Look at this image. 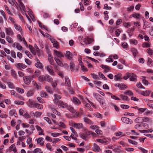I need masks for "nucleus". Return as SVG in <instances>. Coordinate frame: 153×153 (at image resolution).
<instances>
[{
    "instance_id": "34",
    "label": "nucleus",
    "mask_w": 153,
    "mask_h": 153,
    "mask_svg": "<svg viewBox=\"0 0 153 153\" xmlns=\"http://www.w3.org/2000/svg\"><path fill=\"white\" fill-rule=\"evenodd\" d=\"M121 148V146H119L116 147L113 149V151L114 152H121V150L120 149Z\"/></svg>"
},
{
    "instance_id": "57",
    "label": "nucleus",
    "mask_w": 153,
    "mask_h": 153,
    "mask_svg": "<svg viewBox=\"0 0 153 153\" xmlns=\"http://www.w3.org/2000/svg\"><path fill=\"white\" fill-rule=\"evenodd\" d=\"M35 116L37 118L40 117L42 114V113L41 112L36 111L35 113Z\"/></svg>"
},
{
    "instance_id": "42",
    "label": "nucleus",
    "mask_w": 153,
    "mask_h": 153,
    "mask_svg": "<svg viewBox=\"0 0 153 153\" xmlns=\"http://www.w3.org/2000/svg\"><path fill=\"white\" fill-rule=\"evenodd\" d=\"M14 25L15 28L17 30L21 31L22 30V28L19 25L16 24V23Z\"/></svg>"
},
{
    "instance_id": "59",
    "label": "nucleus",
    "mask_w": 153,
    "mask_h": 153,
    "mask_svg": "<svg viewBox=\"0 0 153 153\" xmlns=\"http://www.w3.org/2000/svg\"><path fill=\"white\" fill-rule=\"evenodd\" d=\"M92 77L94 79H99V78L97 75L94 73L91 74Z\"/></svg>"
},
{
    "instance_id": "44",
    "label": "nucleus",
    "mask_w": 153,
    "mask_h": 153,
    "mask_svg": "<svg viewBox=\"0 0 153 153\" xmlns=\"http://www.w3.org/2000/svg\"><path fill=\"white\" fill-rule=\"evenodd\" d=\"M34 94V91L33 90H30L28 91L27 94V97H30L32 96Z\"/></svg>"
},
{
    "instance_id": "58",
    "label": "nucleus",
    "mask_w": 153,
    "mask_h": 153,
    "mask_svg": "<svg viewBox=\"0 0 153 153\" xmlns=\"http://www.w3.org/2000/svg\"><path fill=\"white\" fill-rule=\"evenodd\" d=\"M37 100L40 103H43L45 102V101L41 97H37Z\"/></svg>"
},
{
    "instance_id": "49",
    "label": "nucleus",
    "mask_w": 153,
    "mask_h": 153,
    "mask_svg": "<svg viewBox=\"0 0 153 153\" xmlns=\"http://www.w3.org/2000/svg\"><path fill=\"white\" fill-rule=\"evenodd\" d=\"M6 40L8 42L10 43H11L13 42V39L9 36H6Z\"/></svg>"
},
{
    "instance_id": "10",
    "label": "nucleus",
    "mask_w": 153,
    "mask_h": 153,
    "mask_svg": "<svg viewBox=\"0 0 153 153\" xmlns=\"http://www.w3.org/2000/svg\"><path fill=\"white\" fill-rule=\"evenodd\" d=\"M93 149L94 152H98L100 151L101 149L99 146L96 144L94 143Z\"/></svg>"
},
{
    "instance_id": "27",
    "label": "nucleus",
    "mask_w": 153,
    "mask_h": 153,
    "mask_svg": "<svg viewBox=\"0 0 153 153\" xmlns=\"http://www.w3.org/2000/svg\"><path fill=\"white\" fill-rule=\"evenodd\" d=\"M40 94L41 96L42 97H44L46 98H48V95L46 94V92L43 91H41L40 92Z\"/></svg>"
},
{
    "instance_id": "63",
    "label": "nucleus",
    "mask_w": 153,
    "mask_h": 153,
    "mask_svg": "<svg viewBox=\"0 0 153 153\" xmlns=\"http://www.w3.org/2000/svg\"><path fill=\"white\" fill-rule=\"evenodd\" d=\"M60 140V139L59 138H54L52 140V143L53 144H56L57 142Z\"/></svg>"
},
{
    "instance_id": "37",
    "label": "nucleus",
    "mask_w": 153,
    "mask_h": 153,
    "mask_svg": "<svg viewBox=\"0 0 153 153\" xmlns=\"http://www.w3.org/2000/svg\"><path fill=\"white\" fill-rule=\"evenodd\" d=\"M131 51L133 53L134 56V57H135L137 53V50L134 48H132L131 49Z\"/></svg>"
},
{
    "instance_id": "60",
    "label": "nucleus",
    "mask_w": 153,
    "mask_h": 153,
    "mask_svg": "<svg viewBox=\"0 0 153 153\" xmlns=\"http://www.w3.org/2000/svg\"><path fill=\"white\" fill-rule=\"evenodd\" d=\"M128 141L130 143L133 145H136L137 144V142L132 140L128 139Z\"/></svg>"
},
{
    "instance_id": "8",
    "label": "nucleus",
    "mask_w": 153,
    "mask_h": 153,
    "mask_svg": "<svg viewBox=\"0 0 153 153\" xmlns=\"http://www.w3.org/2000/svg\"><path fill=\"white\" fill-rule=\"evenodd\" d=\"M74 126L78 129L82 128L83 129V128H85L84 127L83 124L81 123H75L74 125Z\"/></svg>"
},
{
    "instance_id": "29",
    "label": "nucleus",
    "mask_w": 153,
    "mask_h": 153,
    "mask_svg": "<svg viewBox=\"0 0 153 153\" xmlns=\"http://www.w3.org/2000/svg\"><path fill=\"white\" fill-rule=\"evenodd\" d=\"M121 76V74H119L117 75H115L114 76V80L116 81L120 80L122 79Z\"/></svg>"
},
{
    "instance_id": "4",
    "label": "nucleus",
    "mask_w": 153,
    "mask_h": 153,
    "mask_svg": "<svg viewBox=\"0 0 153 153\" xmlns=\"http://www.w3.org/2000/svg\"><path fill=\"white\" fill-rule=\"evenodd\" d=\"M121 120L123 123L128 124H131L133 122L132 120L127 117H122L121 118Z\"/></svg>"
},
{
    "instance_id": "43",
    "label": "nucleus",
    "mask_w": 153,
    "mask_h": 153,
    "mask_svg": "<svg viewBox=\"0 0 153 153\" xmlns=\"http://www.w3.org/2000/svg\"><path fill=\"white\" fill-rule=\"evenodd\" d=\"M120 97L123 101H127L129 100L127 96L123 95L122 94H121L120 95Z\"/></svg>"
},
{
    "instance_id": "36",
    "label": "nucleus",
    "mask_w": 153,
    "mask_h": 153,
    "mask_svg": "<svg viewBox=\"0 0 153 153\" xmlns=\"http://www.w3.org/2000/svg\"><path fill=\"white\" fill-rule=\"evenodd\" d=\"M16 90L19 93L21 94L23 93L24 92V90L21 88L16 87Z\"/></svg>"
},
{
    "instance_id": "24",
    "label": "nucleus",
    "mask_w": 153,
    "mask_h": 153,
    "mask_svg": "<svg viewBox=\"0 0 153 153\" xmlns=\"http://www.w3.org/2000/svg\"><path fill=\"white\" fill-rule=\"evenodd\" d=\"M48 60L50 64L51 65H53L54 60L53 57L51 56V55H48Z\"/></svg>"
},
{
    "instance_id": "35",
    "label": "nucleus",
    "mask_w": 153,
    "mask_h": 153,
    "mask_svg": "<svg viewBox=\"0 0 153 153\" xmlns=\"http://www.w3.org/2000/svg\"><path fill=\"white\" fill-rule=\"evenodd\" d=\"M124 94L126 95H128L129 96L133 95L134 94L133 92L130 90H127L125 91Z\"/></svg>"
},
{
    "instance_id": "31",
    "label": "nucleus",
    "mask_w": 153,
    "mask_h": 153,
    "mask_svg": "<svg viewBox=\"0 0 153 153\" xmlns=\"http://www.w3.org/2000/svg\"><path fill=\"white\" fill-rule=\"evenodd\" d=\"M143 118L142 117H139L137 118L135 120V122L137 123H143Z\"/></svg>"
},
{
    "instance_id": "28",
    "label": "nucleus",
    "mask_w": 153,
    "mask_h": 153,
    "mask_svg": "<svg viewBox=\"0 0 153 153\" xmlns=\"http://www.w3.org/2000/svg\"><path fill=\"white\" fill-rule=\"evenodd\" d=\"M150 91L149 90H146L145 91H142L140 94L141 95L144 96H149L150 94Z\"/></svg>"
},
{
    "instance_id": "23",
    "label": "nucleus",
    "mask_w": 153,
    "mask_h": 153,
    "mask_svg": "<svg viewBox=\"0 0 153 153\" xmlns=\"http://www.w3.org/2000/svg\"><path fill=\"white\" fill-rule=\"evenodd\" d=\"M34 106L38 109H42L43 108V105H42L38 103H35L34 104Z\"/></svg>"
},
{
    "instance_id": "16",
    "label": "nucleus",
    "mask_w": 153,
    "mask_h": 153,
    "mask_svg": "<svg viewBox=\"0 0 153 153\" xmlns=\"http://www.w3.org/2000/svg\"><path fill=\"white\" fill-rule=\"evenodd\" d=\"M101 67L105 70L104 72L105 73L108 72L110 70L109 67L107 65H102Z\"/></svg>"
},
{
    "instance_id": "15",
    "label": "nucleus",
    "mask_w": 153,
    "mask_h": 153,
    "mask_svg": "<svg viewBox=\"0 0 153 153\" xmlns=\"http://www.w3.org/2000/svg\"><path fill=\"white\" fill-rule=\"evenodd\" d=\"M81 44L84 45V46H86L87 44H89L90 43V42H89V40L88 39H84L82 40L81 41Z\"/></svg>"
},
{
    "instance_id": "11",
    "label": "nucleus",
    "mask_w": 153,
    "mask_h": 153,
    "mask_svg": "<svg viewBox=\"0 0 153 153\" xmlns=\"http://www.w3.org/2000/svg\"><path fill=\"white\" fill-rule=\"evenodd\" d=\"M72 101L74 104L75 105H79L81 104V102L80 100L77 97H73Z\"/></svg>"
},
{
    "instance_id": "39",
    "label": "nucleus",
    "mask_w": 153,
    "mask_h": 153,
    "mask_svg": "<svg viewBox=\"0 0 153 153\" xmlns=\"http://www.w3.org/2000/svg\"><path fill=\"white\" fill-rule=\"evenodd\" d=\"M11 76L14 78H16V71L13 69L11 70Z\"/></svg>"
},
{
    "instance_id": "41",
    "label": "nucleus",
    "mask_w": 153,
    "mask_h": 153,
    "mask_svg": "<svg viewBox=\"0 0 153 153\" xmlns=\"http://www.w3.org/2000/svg\"><path fill=\"white\" fill-rule=\"evenodd\" d=\"M80 137L84 140H87V136L85 134H79Z\"/></svg>"
},
{
    "instance_id": "64",
    "label": "nucleus",
    "mask_w": 153,
    "mask_h": 153,
    "mask_svg": "<svg viewBox=\"0 0 153 153\" xmlns=\"http://www.w3.org/2000/svg\"><path fill=\"white\" fill-rule=\"evenodd\" d=\"M44 119L49 124H51V122L50 118L47 117H44Z\"/></svg>"
},
{
    "instance_id": "32",
    "label": "nucleus",
    "mask_w": 153,
    "mask_h": 153,
    "mask_svg": "<svg viewBox=\"0 0 153 153\" xmlns=\"http://www.w3.org/2000/svg\"><path fill=\"white\" fill-rule=\"evenodd\" d=\"M114 60L112 59V55H110L108 58L106 59V61L108 62H112Z\"/></svg>"
},
{
    "instance_id": "3",
    "label": "nucleus",
    "mask_w": 153,
    "mask_h": 153,
    "mask_svg": "<svg viewBox=\"0 0 153 153\" xmlns=\"http://www.w3.org/2000/svg\"><path fill=\"white\" fill-rule=\"evenodd\" d=\"M68 109L73 114H74L75 115V116H74V117H77L79 116L78 114L77 113L76 110H75L72 106H69L68 107Z\"/></svg>"
},
{
    "instance_id": "13",
    "label": "nucleus",
    "mask_w": 153,
    "mask_h": 153,
    "mask_svg": "<svg viewBox=\"0 0 153 153\" xmlns=\"http://www.w3.org/2000/svg\"><path fill=\"white\" fill-rule=\"evenodd\" d=\"M83 120L84 122L87 124H89L90 125H92L94 124V122L93 121L86 117H84Z\"/></svg>"
},
{
    "instance_id": "56",
    "label": "nucleus",
    "mask_w": 153,
    "mask_h": 153,
    "mask_svg": "<svg viewBox=\"0 0 153 153\" xmlns=\"http://www.w3.org/2000/svg\"><path fill=\"white\" fill-rule=\"evenodd\" d=\"M53 46L56 48H59V43L56 40L53 43Z\"/></svg>"
},
{
    "instance_id": "33",
    "label": "nucleus",
    "mask_w": 153,
    "mask_h": 153,
    "mask_svg": "<svg viewBox=\"0 0 153 153\" xmlns=\"http://www.w3.org/2000/svg\"><path fill=\"white\" fill-rule=\"evenodd\" d=\"M70 67L71 70V71H74V67H75V64L73 62H71L70 63Z\"/></svg>"
},
{
    "instance_id": "52",
    "label": "nucleus",
    "mask_w": 153,
    "mask_h": 153,
    "mask_svg": "<svg viewBox=\"0 0 153 153\" xmlns=\"http://www.w3.org/2000/svg\"><path fill=\"white\" fill-rule=\"evenodd\" d=\"M46 148L49 150L52 151L53 149H52V147L51 145L49 143H47L46 145Z\"/></svg>"
},
{
    "instance_id": "6",
    "label": "nucleus",
    "mask_w": 153,
    "mask_h": 153,
    "mask_svg": "<svg viewBox=\"0 0 153 153\" xmlns=\"http://www.w3.org/2000/svg\"><path fill=\"white\" fill-rule=\"evenodd\" d=\"M47 70L49 74L52 76L54 75V72L53 70V68L52 66L50 65H48L47 67Z\"/></svg>"
},
{
    "instance_id": "14",
    "label": "nucleus",
    "mask_w": 153,
    "mask_h": 153,
    "mask_svg": "<svg viewBox=\"0 0 153 153\" xmlns=\"http://www.w3.org/2000/svg\"><path fill=\"white\" fill-rule=\"evenodd\" d=\"M15 66L17 68H22L23 69H25L27 67V66L26 65L20 63L16 64Z\"/></svg>"
},
{
    "instance_id": "26",
    "label": "nucleus",
    "mask_w": 153,
    "mask_h": 153,
    "mask_svg": "<svg viewBox=\"0 0 153 153\" xmlns=\"http://www.w3.org/2000/svg\"><path fill=\"white\" fill-rule=\"evenodd\" d=\"M147 65L150 67L153 66V61L150 58H148Z\"/></svg>"
},
{
    "instance_id": "22",
    "label": "nucleus",
    "mask_w": 153,
    "mask_h": 153,
    "mask_svg": "<svg viewBox=\"0 0 153 153\" xmlns=\"http://www.w3.org/2000/svg\"><path fill=\"white\" fill-rule=\"evenodd\" d=\"M65 83L69 87H71V82L69 79L67 77L65 78Z\"/></svg>"
},
{
    "instance_id": "20",
    "label": "nucleus",
    "mask_w": 153,
    "mask_h": 153,
    "mask_svg": "<svg viewBox=\"0 0 153 153\" xmlns=\"http://www.w3.org/2000/svg\"><path fill=\"white\" fill-rule=\"evenodd\" d=\"M118 87H119L120 89L121 90H125L127 87V86L126 85L121 84H119L118 85Z\"/></svg>"
},
{
    "instance_id": "53",
    "label": "nucleus",
    "mask_w": 153,
    "mask_h": 153,
    "mask_svg": "<svg viewBox=\"0 0 153 153\" xmlns=\"http://www.w3.org/2000/svg\"><path fill=\"white\" fill-rule=\"evenodd\" d=\"M62 134L60 133H53L51 134V135L53 137H56L59 135H61Z\"/></svg>"
},
{
    "instance_id": "50",
    "label": "nucleus",
    "mask_w": 153,
    "mask_h": 153,
    "mask_svg": "<svg viewBox=\"0 0 153 153\" xmlns=\"http://www.w3.org/2000/svg\"><path fill=\"white\" fill-rule=\"evenodd\" d=\"M57 125L58 126H60L64 128H66L65 125L63 122H59Z\"/></svg>"
},
{
    "instance_id": "17",
    "label": "nucleus",
    "mask_w": 153,
    "mask_h": 153,
    "mask_svg": "<svg viewBox=\"0 0 153 153\" xmlns=\"http://www.w3.org/2000/svg\"><path fill=\"white\" fill-rule=\"evenodd\" d=\"M27 105L28 106L32 108L34 106L33 101L32 99H29L27 102Z\"/></svg>"
},
{
    "instance_id": "38",
    "label": "nucleus",
    "mask_w": 153,
    "mask_h": 153,
    "mask_svg": "<svg viewBox=\"0 0 153 153\" xmlns=\"http://www.w3.org/2000/svg\"><path fill=\"white\" fill-rule=\"evenodd\" d=\"M131 73H127L126 74V76L123 77V79L126 80H127L128 78H130L131 76Z\"/></svg>"
},
{
    "instance_id": "21",
    "label": "nucleus",
    "mask_w": 153,
    "mask_h": 153,
    "mask_svg": "<svg viewBox=\"0 0 153 153\" xmlns=\"http://www.w3.org/2000/svg\"><path fill=\"white\" fill-rule=\"evenodd\" d=\"M54 51L56 55L58 56L59 57L61 58L64 57V56L62 53L60 52L59 51L56 50H54Z\"/></svg>"
},
{
    "instance_id": "2",
    "label": "nucleus",
    "mask_w": 153,
    "mask_h": 153,
    "mask_svg": "<svg viewBox=\"0 0 153 153\" xmlns=\"http://www.w3.org/2000/svg\"><path fill=\"white\" fill-rule=\"evenodd\" d=\"M93 96L101 105H104L105 102L103 97L97 93H94Z\"/></svg>"
},
{
    "instance_id": "30",
    "label": "nucleus",
    "mask_w": 153,
    "mask_h": 153,
    "mask_svg": "<svg viewBox=\"0 0 153 153\" xmlns=\"http://www.w3.org/2000/svg\"><path fill=\"white\" fill-rule=\"evenodd\" d=\"M9 2L12 5H15L16 7L18 5V3L15 0H8Z\"/></svg>"
},
{
    "instance_id": "51",
    "label": "nucleus",
    "mask_w": 153,
    "mask_h": 153,
    "mask_svg": "<svg viewBox=\"0 0 153 153\" xmlns=\"http://www.w3.org/2000/svg\"><path fill=\"white\" fill-rule=\"evenodd\" d=\"M150 46V44L148 42H144L142 44V46L143 48H148Z\"/></svg>"
},
{
    "instance_id": "45",
    "label": "nucleus",
    "mask_w": 153,
    "mask_h": 153,
    "mask_svg": "<svg viewBox=\"0 0 153 153\" xmlns=\"http://www.w3.org/2000/svg\"><path fill=\"white\" fill-rule=\"evenodd\" d=\"M25 53L27 56L30 58L32 59L33 57L32 55L30 53L27 51H25Z\"/></svg>"
},
{
    "instance_id": "25",
    "label": "nucleus",
    "mask_w": 153,
    "mask_h": 153,
    "mask_svg": "<svg viewBox=\"0 0 153 153\" xmlns=\"http://www.w3.org/2000/svg\"><path fill=\"white\" fill-rule=\"evenodd\" d=\"M54 59L56 63L59 66L61 67L63 66V64L59 59L56 58V57H54Z\"/></svg>"
},
{
    "instance_id": "5",
    "label": "nucleus",
    "mask_w": 153,
    "mask_h": 153,
    "mask_svg": "<svg viewBox=\"0 0 153 153\" xmlns=\"http://www.w3.org/2000/svg\"><path fill=\"white\" fill-rule=\"evenodd\" d=\"M23 79L24 83L27 85H29L31 82L30 77L29 76L24 77Z\"/></svg>"
},
{
    "instance_id": "19",
    "label": "nucleus",
    "mask_w": 153,
    "mask_h": 153,
    "mask_svg": "<svg viewBox=\"0 0 153 153\" xmlns=\"http://www.w3.org/2000/svg\"><path fill=\"white\" fill-rule=\"evenodd\" d=\"M59 102V105L62 108H66L68 106V105L66 103L64 102L61 101H60Z\"/></svg>"
},
{
    "instance_id": "61",
    "label": "nucleus",
    "mask_w": 153,
    "mask_h": 153,
    "mask_svg": "<svg viewBox=\"0 0 153 153\" xmlns=\"http://www.w3.org/2000/svg\"><path fill=\"white\" fill-rule=\"evenodd\" d=\"M147 52L150 55H152L153 54V51L150 48H148L147 50Z\"/></svg>"
},
{
    "instance_id": "46",
    "label": "nucleus",
    "mask_w": 153,
    "mask_h": 153,
    "mask_svg": "<svg viewBox=\"0 0 153 153\" xmlns=\"http://www.w3.org/2000/svg\"><path fill=\"white\" fill-rule=\"evenodd\" d=\"M45 88L47 92L51 94H52L53 92L51 90V88L48 86H46L45 87Z\"/></svg>"
},
{
    "instance_id": "12",
    "label": "nucleus",
    "mask_w": 153,
    "mask_h": 153,
    "mask_svg": "<svg viewBox=\"0 0 153 153\" xmlns=\"http://www.w3.org/2000/svg\"><path fill=\"white\" fill-rule=\"evenodd\" d=\"M131 74L130 77V80L131 81H137V76L134 73H131Z\"/></svg>"
},
{
    "instance_id": "7",
    "label": "nucleus",
    "mask_w": 153,
    "mask_h": 153,
    "mask_svg": "<svg viewBox=\"0 0 153 153\" xmlns=\"http://www.w3.org/2000/svg\"><path fill=\"white\" fill-rule=\"evenodd\" d=\"M36 62L35 64V66L37 68L42 69L43 67L42 64L40 62L39 60L37 58L36 59Z\"/></svg>"
},
{
    "instance_id": "62",
    "label": "nucleus",
    "mask_w": 153,
    "mask_h": 153,
    "mask_svg": "<svg viewBox=\"0 0 153 153\" xmlns=\"http://www.w3.org/2000/svg\"><path fill=\"white\" fill-rule=\"evenodd\" d=\"M0 87L2 89H4L6 88V86L5 84L0 81Z\"/></svg>"
},
{
    "instance_id": "18",
    "label": "nucleus",
    "mask_w": 153,
    "mask_h": 153,
    "mask_svg": "<svg viewBox=\"0 0 153 153\" xmlns=\"http://www.w3.org/2000/svg\"><path fill=\"white\" fill-rule=\"evenodd\" d=\"M5 30L7 34L8 35H10L13 34V32L11 28H5Z\"/></svg>"
},
{
    "instance_id": "54",
    "label": "nucleus",
    "mask_w": 153,
    "mask_h": 153,
    "mask_svg": "<svg viewBox=\"0 0 153 153\" xmlns=\"http://www.w3.org/2000/svg\"><path fill=\"white\" fill-rule=\"evenodd\" d=\"M137 86L138 88H145L142 85L141 83L140 82L137 83Z\"/></svg>"
},
{
    "instance_id": "9",
    "label": "nucleus",
    "mask_w": 153,
    "mask_h": 153,
    "mask_svg": "<svg viewBox=\"0 0 153 153\" xmlns=\"http://www.w3.org/2000/svg\"><path fill=\"white\" fill-rule=\"evenodd\" d=\"M66 53L65 56L67 59L69 60H71L74 56L69 51H66Z\"/></svg>"
},
{
    "instance_id": "1",
    "label": "nucleus",
    "mask_w": 153,
    "mask_h": 153,
    "mask_svg": "<svg viewBox=\"0 0 153 153\" xmlns=\"http://www.w3.org/2000/svg\"><path fill=\"white\" fill-rule=\"evenodd\" d=\"M39 80L42 82L47 81L48 82H51L53 80L52 77L48 74L39 76L38 78Z\"/></svg>"
},
{
    "instance_id": "55",
    "label": "nucleus",
    "mask_w": 153,
    "mask_h": 153,
    "mask_svg": "<svg viewBox=\"0 0 153 153\" xmlns=\"http://www.w3.org/2000/svg\"><path fill=\"white\" fill-rule=\"evenodd\" d=\"M4 7L5 8V10H6L7 12L9 14L12 15V14L11 12L10 11L9 7L7 6L6 5H4Z\"/></svg>"
},
{
    "instance_id": "40",
    "label": "nucleus",
    "mask_w": 153,
    "mask_h": 153,
    "mask_svg": "<svg viewBox=\"0 0 153 153\" xmlns=\"http://www.w3.org/2000/svg\"><path fill=\"white\" fill-rule=\"evenodd\" d=\"M83 129L85 131V134L87 136L91 134V131H88L85 128H83Z\"/></svg>"
},
{
    "instance_id": "48",
    "label": "nucleus",
    "mask_w": 153,
    "mask_h": 153,
    "mask_svg": "<svg viewBox=\"0 0 153 153\" xmlns=\"http://www.w3.org/2000/svg\"><path fill=\"white\" fill-rule=\"evenodd\" d=\"M142 118H143V120H142L143 123L147 122L148 121H149V120H150L151 121V119H149V117H142Z\"/></svg>"
},
{
    "instance_id": "47",
    "label": "nucleus",
    "mask_w": 153,
    "mask_h": 153,
    "mask_svg": "<svg viewBox=\"0 0 153 153\" xmlns=\"http://www.w3.org/2000/svg\"><path fill=\"white\" fill-rule=\"evenodd\" d=\"M132 16L135 18L139 19L140 18V14L135 13L132 14Z\"/></svg>"
}]
</instances>
